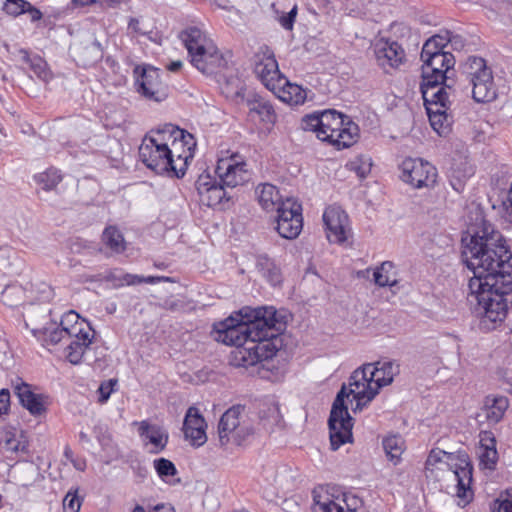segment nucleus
<instances>
[{"mask_svg": "<svg viewBox=\"0 0 512 512\" xmlns=\"http://www.w3.org/2000/svg\"><path fill=\"white\" fill-rule=\"evenodd\" d=\"M14 392L19 399L20 404L34 416L45 412L43 396L32 391L31 385L18 379L14 384Z\"/></svg>", "mask_w": 512, "mask_h": 512, "instance_id": "24", "label": "nucleus"}, {"mask_svg": "<svg viewBox=\"0 0 512 512\" xmlns=\"http://www.w3.org/2000/svg\"><path fill=\"white\" fill-rule=\"evenodd\" d=\"M116 385H117L116 379H109L107 381H103L98 388V393H99L98 402L101 404L106 403L108 401L111 393L114 391V387Z\"/></svg>", "mask_w": 512, "mask_h": 512, "instance_id": "55", "label": "nucleus"}, {"mask_svg": "<svg viewBox=\"0 0 512 512\" xmlns=\"http://www.w3.org/2000/svg\"><path fill=\"white\" fill-rule=\"evenodd\" d=\"M446 47L445 39L443 38L442 32L430 37L423 45L421 51V60L439 53H445Z\"/></svg>", "mask_w": 512, "mask_h": 512, "instance_id": "40", "label": "nucleus"}, {"mask_svg": "<svg viewBox=\"0 0 512 512\" xmlns=\"http://www.w3.org/2000/svg\"><path fill=\"white\" fill-rule=\"evenodd\" d=\"M244 407L234 405L226 410L218 424V439L222 448L240 446L253 433V429L242 420Z\"/></svg>", "mask_w": 512, "mask_h": 512, "instance_id": "6", "label": "nucleus"}, {"mask_svg": "<svg viewBox=\"0 0 512 512\" xmlns=\"http://www.w3.org/2000/svg\"><path fill=\"white\" fill-rule=\"evenodd\" d=\"M81 502L77 495V489L75 491H68L67 495L63 500V508L65 512H79Z\"/></svg>", "mask_w": 512, "mask_h": 512, "instance_id": "53", "label": "nucleus"}, {"mask_svg": "<svg viewBox=\"0 0 512 512\" xmlns=\"http://www.w3.org/2000/svg\"><path fill=\"white\" fill-rule=\"evenodd\" d=\"M140 284V276L130 273H124L120 275V281L116 286L120 287L123 285H138Z\"/></svg>", "mask_w": 512, "mask_h": 512, "instance_id": "62", "label": "nucleus"}, {"mask_svg": "<svg viewBox=\"0 0 512 512\" xmlns=\"http://www.w3.org/2000/svg\"><path fill=\"white\" fill-rule=\"evenodd\" d=\"M443 38L445 39L446 46L450 45L453 50L460 51L465 46V39L449 30L442 31Z\"/></svg>", "mask_w": 512, "mask_h": 512, "instance_id": "52", "label": "nucleus"}, {"mask_svg": "<svg viewBox=\"0 0 512 512\" xmlns=\"http://www.w3.org/2000/svg\"><path fill=\"white\" fill-rule=\"evenodd\" d=\"M448 90H451L452 87L447 84V81L442 84H428L424 79H422L420 90L422 93V97L424 100V104L430 103H445L448 104Z\"/></svg>", "mask_w": 512, "mask_h": 512, "instance_id": "29", "label": "nucleus"}, {"mask_svg": "<svg viewBox=\"0 0 512 512\" xmlns=\"http://www.w3.org/2000/svg\"><path fill=\"white\" fill-rule=\"evenodd\" d=\"M10 409V392L8 389L0 390V417L6 415Z\"/></svg>", "mask_w": 512, "mask_h": 512, "instance_id": "60", "label": "nucleus"}, {"mask_svg": "<svg viewBox=\"0 0 512 512\" xmlns=\"http://www.w3.org/2000/svg\"><path fill=\"white\" fill-rule=\"evenodd\" d=\"M379 390L374 381L369 379V372L365 364L357 368L349 377V388L343 384L333 401L328 419L330 445L332 450L352 442L353 418L348 412L345 399L350 395L356 400L353 411H361L371 402Z\"/></svg>", "mask_w": 512, "mask_h": 512, "instance_id": "4", "label": "nucleus"}, {"mask_svg": "<svg viewBox=\"0 0 512 512\" xmlns=\"http://www.w3.org/2000/svg\"><path fill=\"white\" fill-rule=\"evenodd\" d=\"M462 258L473 271L467 301L485 324L502 322L512 306V253L500 232L490 225L470 236Z\"/></svg>", "mask_w": 512, "mask_h": 512, "instance_id": "1", "label": "nucleus"}, {"mask_svg": "<svg viewBox=\"0 0 512 512\" xmlns=\"http://www.w3.org/2000/svg\"><path fill=\"white\" fill-rule=\"evenodd\" d=\"M485 63L486 61L482 57L469 56L462 66L466 80L469 81L472 75H475V70H479L484 67Z\"/></svg>", "mask_w": 512, "mask_h": 512, "instance_id": "48", "label": "nucleus"}, {"mask_svg": "<svg viewBox=\"0 0 512 512\" xmlns=\"http://www.w3.org/2000/svg\"><path fill=\"white\" fill-rule=\"evenodd\" d=\"M25 291L20 285H7L2 292V302L9 307H16L24 301Z\"/></svg>", "mask_w": 512, "mask_h": 512, "instance_id": "43", "label": "nucleus"}, {"mask_svg": "<svg viewBox=\"0 0 512 512\" xmlns=\"http://www.w3.org/2000/svg\"><path fill=\"white\" fill-rule=\"evenodd\" d=\"M430 124L432 128L441 135L445 133L450 126L451 117L447 114V112H432V115L429 117Z\"/></svg>", "mask_w": 512, "mask_h": 512, "instance_id": "45", "label": "nucleus"}, {"mask_svg": "<svg viewBox=\"0 0 512 512\" xmlns=\"http://www.w3.org/2000/svg\"><path fill=\"white\" fill-rule=\"evenodd\" d=\"M301 128L304 131L314 132L316 137L322 141L320 131L324 129L323 111L305 115L301 120Z\"/></svg>", "mask_w": 512, "mask_h": 512, "instance_id": "42", "label": "nucleus"}, {"mask_svg": "<svg viewBox=\"0 0 512 512\" xmlns=\"http://www.w3.org/2000/svg\"><path fill=\"white\" fill-rule=\"evenodd\" d=\"M90 331L91 328L87 327L86 330H81L79 334L70 336V343L66 348V358L71 364L77 365L82 361H89L88 353L92 344Z\"/></svg>", "mask_w": 512, "mask_h": 512, "instance_id": "23", "label": "nucleus"}, {"mask_svg": "<svg viewBox=\"0 0 512 512\" xmlns=\"http://www.w3.org/2000/svg\"><path fill=\"white\" fill-rule=\"evenodd\" d=\"M139 435L144 440H147L153 449L151 453L157 454L163 451L168 443V433L158 425L149 424L146 421H142L139 427Z\"/></svg>", "mask_w": 512, "mask_h": 512, "instance_id": "27", "label": "nucleus"}, {"mask_svg": "<svg viewBox=\"0 0 512 512\" xmlns=\"http://www.w3.org/2000/svg\"><path fill=\"white\" fill-rule=\"evenodd\" d=\"M383 448L386 456L396 464L403 453L404 441L400 436L392 435L383 439Z\"/></svg>", "mask_w": 512, "mask_h": 512, "instance_id": "37", "label": "nucleus"}, {"mask_svg": "<svg viewBox=\"0 0 512 512\" xmlns=\"http://www.w3.org/2000/svg\"><path fill=\"white\" fill-rule=\"evenodd\" d=\"M81 332V330H77L76 327L70 328H61L60 326L52 327V328H44L43 335L44 341L47 344L56 345L63 340L70 339L71 335H77Z\"/></svg>", "mask_w": 512, "mask_h": 512, "instance_id": "36", "label": "nucleus"}, {"mask_svg": "<svg viewBox=\"0 0 512 512\" xmlns=\"http://www.w3.org/2000/svg\"><path fill=\"white\" fill-rule=\"evenodd\" d=\"M206 422L199 410L189 407L183 423V432L187 440L196 447H200L207 441Z\"/></svg>", "mask_w": 512, "mask_h": 512, "instance_id": "19", "label": "nucleus"}, {"mask_svg": "<svg viewBox=\"0 0 512 512\" xmlns=\"http://www.w3.org/2000/svg\"><path fill=\"white\" fill-rule=\"evenodd\" d=\"M153 465L158 476L166 483H171L169 478L178 473L175 464L166 458L155 459Z\"/></svg>", "mask_w": 512, "mask_h": 512, "instance_id": "44", "label": "nucleus"}, {"mask_svg": "<svg viewBox=\"0 0 512 512\" xmlns=\"http://www.w3.org/2000/svg\"><path fill=\"white\" fill-rule=\"evenodd\" d=\"M238 336L237 341H222L224 344L235 346L232 351L231 363L237 367L247 368L260 362L258 352L253 347V341L244 334Z\"/></svg>", "mask_w": 512, "mask_h": 512, "instance_id": "20", "label": "nucleus"}, {"mask_svg": "<svg viewBox=\"0 0 512 512\" xmlns=\"http://www.w3.org/2000/svg\"><path fill=\"white\" fill-rule=\"evenodd\" d=\"M400 179L415 189L432 188L437 181V169L421 158H406L399 165Z\"/></svg>", "mask_w": 512, "mask_h": 512, "instance_id": "7", "label": "nucleus"}, {"mask_svg": "<svg viewBox=\"0 0 512 512\" xmlns=\"http://www.w3.org/2000/svg\"><path fill=\"white\" fill-rule=\"evenodd\" d=\"M35 182L45 191H51L61 182L62 176L55 168H49L34 176Z\"/></svg>", "mask_w": 512, "mask_h": 512, "instance_id": "38", "label": "nucleus"}, {"mask_svg": "<svg viewBox=\"0 0 512 512\" xmlns=\"http://www.w3.org/2000/svg\"><path fill=\"white\" fill-rule=\"evenodd\" d=\"M422 79L428 84H442L447 81V73L455 65V57L450 52L432 55L422 60Z\"/></svg>", "mask_w": 512, "mask_h": 512, "instance_id": "10", "label": "nucleus"}, {"mask_svg": "<svg viewBox=\"0 0 512 512\" xmlns=\"http://www.w3.org/2000/svg\"><path fill=\"white\" fill-rule=\"evenodd\" d=\"M254 72L262 84L273 93L277 92L279 85L286 83L284 75L281 74L278 62L274 55H264L255 63Z\"/></svg>", "mask_w": 512, "mask_h": 512, "instance_id": "14", "label": "nucleus"}, {"mask_svg": "<svg viewBox=\"0 0 512 512\" xmlns=\"http://www.w3.org/2000/svg\"><path fill=\"white\" fill-rule=\"evenodd\" d=\"M255 193L259 204L266 211L277 210L278 204L284 201L281 200L276 186L269 183L259 184L256 187Z\"/></svg>", "mask_w": 512, "mask_h": 512, "instance_id": "30", "label": "nucleus"}, {"mask_svg": "<svg viewBox=\"0 0 512 512\" xmlns=\"http://www.w3.org/2000/svg\"><path fill=\"white\" fill-rule=\"evenodd\" d=\"M128 29L137 35L148 36L151 39L150 34L152 31L142 28L137 18H131L129 20Z\"/></svg>", "mask_w": 512, "mask_h": 512, "instance_id": "61", "label": "nucleus"}, {"mask_svg": "<svg viewBox=\"0 0 512 512\" xmlns=\"http://www.w3.org/2000/svg\"><path fill=\"white\" fill-rule=\"evenodd\" d=\"M443 457H447L449 460H453L454 458L452 453H448L438 448L432 449L425 462L426 469H430V467H433L436 464L440 463Z\"/></svg>", "mask_w": 512, "mask_h": 512, "instance_id": "51", "label": "nucleus"}, {"mask_svg": "<svg viewBox=\"0 0 512 512\" xmlns=\"http://www.w3.org/2000/svg\"><path fill=\"white\" fill-rule=\"evenodd\" d=\"M93 433L103 451H105L111 457L118 456V450L116 449V446L114 445L112 440V436L105 425H95L93 428Z\"/></svg>", "mask_w": 512, "mask_h": 512, "instance_id": "35", "label": "nucleus"}, {"mask_svg": "<svg viewBox=\"0 0 512 512\" xmlns=\"http://www.w3.org/2000/svg\"><path fill=\"white\" fill-rule=\"evenodd\" d=\"M492 512H512V489L502 492L494 501Z\"/></svg>", "mask_w": 512, "mask_h": 512, "instance_id": "47", "label": "nucleus"}, {"mask_svg": "<svg viewBox=\"0 0 512 512\" xmlns=\"http://www.w3.org/2000/svg\"><path fill=\"white\" fill-rule=\"evenodd\" d=\"M350 169L354 171L360 178H365L371 169L370 163H362L360 164L359 161H352L349 164Z\"/></svg>", "mask_w": 512, "mask_h": 512, "instance_id": "59", "label": "nucleus"}, {"mask_svg": "<svg viewBox=\"0 0 512 512\" xmlns=\"http://www.w3.org/2000/svg\"><path fill=\"white\" fill-rule=\"evenodd\" d=\"M508 408L509 400L506 396L489 394L485 396L475 419L479 425L494 426L503 419Z\"/></svg>", "mask_w": 512, "mask_h": 512, "instance_id": "11", "label": "nucleus"}, {"mask_svg": "<svg viewBox=\"0 0 512 512\" xmlns=\"http://www.w3.org/2000/svg\"><path fill=\"white\" fill-rule=\"evenodd\" d=\"M468 83L472 86V98L477 103L491 102L497 96L492 72H484L480 78L476 77Z\"/></svg>", "mask_w": 512, "mask_h": 512, "instance_id": "25", "label": "nucleus"}, {"mask_svg": "<svg viewBox=\"0 0 512 512\" xmlns=\"http://www.w3.org/2000/svg\"><path fill=\"white\" fill-rule=\"evenodd\" d=\"M102 241L107 248L114 253H122L125 250V240L122 233L115 226H108L102 234Z\"/></svg>", "mask_w": 512, "mask_h": 512, "instance_id": "34", "label": "nucleus"}, {"mask_svg": "<svg viewBox=\"0 0 512 512\" xmlns=\"http://www.w3.org/2000/svg\"><path fill=\"white\" fill-rule=\"evenodd\" d=\"M26 5L25 0H6L3 9L9 15L19 16L25 13Z\"/></svg>", "mask_w": 512, "mask_h": 512, "instance_id": "54", "label": "nucleus"}, {"mask_svg": "<svg viewBox=\"0 0 512 512\" xmlns=\"http://www.w3.org/2000/svg\"><path fill=\"white\" fill-rule=\"evenodd\" d=\"M24 61L29 64L31 70L37 75L39 79L47 82L51 79V72L47 67L46 61L40 56L30 57L25 51Z\"/></svg>", "mask_w": 512, "mask_h": 512, "instance_id": "41", "label": "nucleus"}, {"mask_svg": "<svg viewBox=\"0 0 512 512\" xmlns=\"http://www.w3.org/2000/svg\"><path fill=\"white\" fill-rule=\"evenodd\" d=\"M191 64L203 74L212 75L226 66V60L215 43H208V46L197 52L190 59Z\"/></svg>", "mask_w": 512, "mask_h": 512, "instance_id": "16", "label": "nucleus"}, {"mask_svg": "<svg viewBox=\"0 0 512 512\" xmlns=\"http://www.w3.org/2000/svg\"><path fill=\"white\" fill-rule=\"evenodd\" d=\"M375 56L378 64L387 67H398L405 58L404 49L396 41L381 40L375 46Z\"/></svg>", "mask_w": 512, "mask_h": 512, "instance_id": "22", "label": "nucleus"}, {"mask_svg": "<svg viewBox=\"0 0 512 512\" xmlns=\"http://www.w3.org/2000/svg\"><path fill=\"white\" fill-rule=\"evenodd\" d=\"M275 229L282 238L295 239L303 228L302 206L292 198H286L277 206Z\"/></svg>", "mask_w": 512, "mask_h": 512, "instance_id": "8", "label": "nucleus"}, {"mask_svg": "<svg viewBox=\"0 0 512 512\" xmlns=\"http://www.w3.org/2000/svg\"><path fill=\"white\" fill-rule=\"evenodd\" d=\"M286 323L273 306L243 307L235 315L214 325L218 341H237L238 335H246L253 341L260 362L271 359L283 345L281 333Z\"/></svg>", "mask_w": 512, "mask_h": 512, "instance_id": "2", "label": "nucleus"}, {"mask_svg": "<svg viewBox=\"0 0 512 512\" xmlns=\"http://www.w3.org/2000/svg\"><path fill=\"white\" fill-rule=\"evenodd\" d=\"M59 326L61 328H67V330H70L72 327H76L77 330H86L83 327V323L79 322V315L73 310L62 316Z\"/></svg>", "mask_w": 512, "mask_h": 512, "instance_id": "50", "label": "nucleus"}, {"mask_svg": "<svg viewBox=\"0 0 512 512\" xmlns=\"http://www.w3.org/2000/svg\"><path fill=\"white\" fill-rule=\"evenodd\" d=\"M323 222L329 242L343 243L347 239L348 216L339 206H329L323 213Z\"/></svg>", "mask_w": 512, "mask_h": 512, "instance_id": "13", "label": "nucleus"}, {"mask_svg": "<svg viewBox=\"0 0 512 512\" xmlns=\"http://www.w3.org/2000/svg\"><path fill=\"white\" fill-rule=\"evenodd\" d=\"M454 476L457 481V497L464 504H468L473 496L471 490L473 465L466 453H459L456 456Z\"/></svg>", "mask_w": 512, "mask_h": 512, "instance_id": "15", "label": "nucleus"}, {"mask_svg": "<svg viewBox=\"0 0 512 512\" xmlns=\"http://www.w3.org/2000/svg\"><path fill=\"white\" fill-rule=\"evenodd\" d=\"M260 420L263 423V426L267 429H273L274 426L280 425L282 422V415L280 413L279 405L272 402L267 405L266 409H261Z\"/></svg>", "mask_w": 512, "mask_h": 512, "instance_id": "39", "label": "nucleus"}, {"mask_svg": "<svg viewBox=\"0 0 512 512\" xmlns=\"http://www.w3.org/2000/svg\"><path fill=\"white\" fill-rule=\"evenodd\" d=\"M193 136L179 127L167 124L154 136H146L139 147V158L157 174L182 178L192 158Z\"/></svg>", "mask_w": 512, "mask_h": 512, "instance_id": "3", "label": "nucleus"}, {"mask_svg": "<svg viewBox=\"0 0 512 512\" xmlns=\"http://www.w3.org/2000/svg\"><path fill=\"white\" fill-rule=\"evenodd\" d=\"M474 174L472 167H467L463 171V178H458V170L453 168L449 176V182L452 188L458 193L462 192L465 182Z\"/></svg>", "mask_w": 512, "mask_h": 512, "instance_id": "46", "label": "nucleus"}, {"mask_svg": "<svg viewBox=\"0 0 512 512\" xmlns=\"http://www.w3.org/2000/svg\"><path fill=\"white\" fill-rule=\"evenodd\" d=\"M283 85H279L277 92L274 93L277 95L282 101L299 105L303 104L306 100V91L299 85L290 83L289 80L284 76Z\"/></svg>", "mask_w": 512, "mask_h": 512, "instance_id": "32", "label": "nucleus"}, {"mask_svg": "<svg viewBox=\"0 0 512 512\" xmlns=\"http://www.w3.org/2000/svg\"><path fill=\"white\" fill-rule=\"evenodd\" d=\"M25 7V13L30 16L32 22L39 21L42 18V12L38 8L33 6L30 2L27 1V5Z\"/></svg>", "mask_w": 512, "mask_h": 512, "instance_id": "63", "label": "nucleus"}, {"mask_svg": "<svg viewBox=\"0 0 512 512\" xmlns=\"http://www.w3.org/2000/svg\"><path fill=\"white\" fill-rule=\"evenodd\" d=\"M369 372V379L374 381L378 390L390 385L394 377L400 373V364L393 360H380L365 364Z\"/></svg>", "mask_w": 512, "mask_h": 512, "instance_id": "21", "label": "nucleus"}, {"mask_svg": "<svg viewBox=\"0 0 512 512\" xmlns=\"http://www.w3.org/2000/svg\"><path fill=\"white\" fill-rule=\"evenodd\" d=\"M137 92L148 100L162 102L169 95V87L160 79V71L152 66L137 65L134 68Z\"/></svg>", "mask_w": 512, "mask_h": 512, "instance_id": "9", "label": "nucleus"}, {"mask_svg": "<svg viewBox=\"0 0 512 512\" xmlns=\"http://www.w3.org/2000/svg\"><path fill=\"white\" fill-rule=\"evenodd\" d=\"M27 441L26 440H19L15 437H9L5 440L4 448L6 451L10 452H24L27 450Z\"/></svg>", "mask_w": 512, "mask_h": 512, "instance_id": "57", "label": "nucleus"}, {"mask_svg": "<svg viewBox=\"0 0 512 512\" xmlns=\"http://www.w3.org/2000/svg\"><path fill=\"white\" fill-rule=\"evenodd\" d=\"M324 129L320 131L322 141L337 149H344L357 142L359 127L347 115L336 110L323 111Z\"/></svg>", "mask_w": 512, "mask_h": 512, "instance_id": "5", "label": "nucleus"}, {"mask_svg": "<svg viewBox=\"0 0 512 512\" xmlns=\"http://www.w3.org/2000/svg\"><path fill=\"white\" fill-rule=\"evenodd\" d=\"M375 284L380 287L395 286L398 284L396 273L394 271V264L391 261L383 262L374 271Z\"/></svg>", "mask_w": 512, "mask_h": 512, "instance_id": "33", "label": "nucleus"}, {"mask_svg": "<svg viewBox=\"0 0 512 512\" xmlns=\"http://www.w3.org/2000/svg\"><path fill=\"white\" fill-rule=\"evenodd\" d=\"M313 501V512H355V510L351 509L345 510V501L342 500L344 504L336 502L327 492H318L314 490Z\"/></svg>", "mask_w": 512, "mask_h": 512, "instance_id": "31", "label": "nucleus"}, {"mask_svg": "<svg viewBox=\"0 0 512 512\" xmlns=\"http://www.w3.org/2000/svg\"><path fill=\"white\" fill-rule=\"evenodd\" d=\"M179 38L187 49L190 59L195 56L197 52L204 50L208 46V43H213V41L197 27H188L181 31Z\"/></svg>", "mask_w": 512, "mask_h": 512, "instance_id": "26", "label": "nucleus"}, {"mask_svg": "<svg viewBox=\"0 0 512 512\" xmlns=\"http://www.w3.org/2000/svg\"><path fill=\"white\" fill-rule=\"evenodd\" d=\"M480 449H496V438L492 431L482 430L479 433Z\"/></svg>", "mask_w": 512, "mask_h": 512, "instance_id": "56", "label": "nucleus"}, {"mask_svg": "<svg viewBox=\"0 0 512 512\" xmlns=\"http://www.w3.org/2000/svg\"><path fill=\"white\" fill-rule=\"evenodd\" d=\"M255 263L257 271L270 285L278 286L282 283L283 277L280 267L267 254H257Z\"/></svg>", "mask_w": 512, "mask_h": 512, "instance_id": "28", "label": "nucleus"}, {"mask_svg": "<svg viewBox=\"0 0 512 512\" xmlns=\"http://www.w3.org/2000/svg\"><path fill=\"white\" fill-rule=\"evenodd\" d=\"M246 105L251 118H258L259 122L271 130L277 122V113L272 102L258 94L248 96Z\"/></svg>", "mask_w": 512, "mask_h": 512, "instance_id": "18", "label": "nucleus"}, {"mask_svg": "<svg viewBox=\"0 0 512 512\" xmlns=\"http://www.w3.org/2000/svg\"><path fill=\"white\" fill-rule=\"evenodd\" d=\"M297 15V7L294 6L288 13L279 19L281 26L286 30H292Z\"/></svg>", "mask_w": 512, "mask_h": 512, "instance_id": "58", "label": "nucleus"}, {"mask_svg": "<svg viewBox=\"0 0 512 512\" xmlns=\"http://www.w3.org/2000/svg\"><path fill=\"white\" fill-rule=\"evenodd\" d=\"M479 459L480 465L484 468L494 470L498 461L497 449H481Z\"/></svg>", "mask_w": 512, "mask_h": 512, "instance_id": "49", "label": "nucleus"}, {"mask_svg": "<svg viewBox=\"0 0 512 512\" xmlns=\"http://www.w3.org/2000/svg\"><path fill=\"white\" fill-rule=\"evenodd\" d=\"M200 201L208 207H215L224 200L229 201L225 187L210 174H201L195 182Z\"/></svg>", "mask_w": 512, "mask_h": 512, "instance_id": "12", "label": "nucleus"}, {"mask_svg": "<svg viewBox=\"0 0 512 512\" xmlns=\"http://www.w3.org/2000/svg\"><path fill=\"white\" fill-rule=\"evenodd\" d=\"M246 166L247 164L245 162H232L228 159H221L218 161L215 172L219 178V182L223 184L225 188H234L248 180Z\"/></svg>", "mask_w": 512, "mask_h": 512, "instance_id": "17", "label": "nucleus"}, {"mask_svg": "<svg viewBox=\"0 0 512 512\" xmlns=\"http://www.w3.org/2000/svg\"><path fill=\"white\" fill-rule=\"evenodd\" d=\"M428 117L432 115V112H447L448 110V104L445 103H430V104H424Z\"/></svg>", "mask_w": 512, "mask_h": 512, "instance_id": "64", "label": "nucleus"}]
</instances>
